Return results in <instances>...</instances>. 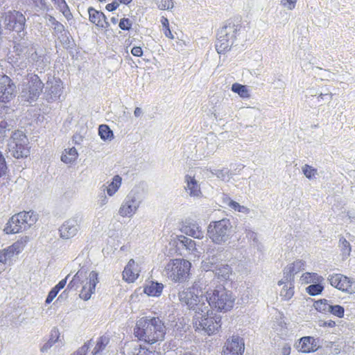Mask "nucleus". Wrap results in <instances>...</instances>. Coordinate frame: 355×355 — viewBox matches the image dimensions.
I'll use <instances>...</instances> for the list:
<instances>
[{
	"mask_svg": "<svg viewBox=\"0 0 355 355\" xmlns=\"http://www.w3.org/2000/svg\"><path fill=\"white\" fill-rule=\"evenodd\" d=\"M191 263L183 259H175L166 266L168 277L175 282L182 283L189 276Z\"/></svg>",
	"mask_w": 355,
	"mask_h": 355,
	"instance_id": "nucleus-9",
	"label": "nucleus"
},
{
	"mask_svg": "<svg viewBox=\"0 0 355 355\" xmlns=\"http://www.w3.org/2000/svg\"><path fill=\"white\" fill-rule=\"evenodd\" d=\"M170 244L175 247L176 252L184 248L191 252H194L197 250L196 242L184 235L176 236V237L171 241Z\"/></svg>",
	"mask_w": 355,
	"mask_h": 355,
	"instance_id": "nucleus-18",
	"label": "nucleus"
},
{
	"mask_svg": "<svg viewBox=\"0 0 355 355\" xmlns=\"http://www.w3.org/2000/svg\"><path fill=\"white\" fill-rule=\"evenodd\" d=\"M122 178L119 175H114L112 182L106 187L107 193L109 196H112L119 189L121 184Z\"/></svg>",
	"mask_w": 355,
	"mask_h": 355,
	"instance_id": "nucleus-31",
	"label": "nucleus"
},
{
	"mask_svg": "<svg viewBox=\"0 0 355 355\" xmlns=\"http://www.w3.org/2000/svg\"><path fill=\"white\" fill-rule=\"evenodd\" d=\"M37 220V215L35 211H21L9 219L3 231L8 234L19 233L30 228Z\"/></svg>",
	"mask_w": 355,
	"mask_h": 355,
	"instance_id": "nucleus-5",
	"label": "nucleus"
},
{
	"mask_svg": "<svg viewBox=\"0 0 355 355\" xmlns=\"http://www.w3.org/2000/svg\"><path fill=\"white\" fill-rule=\"evenodd\" d=\"M164 285L162 283L152 281L150 285H147L144 288V293L148 296L159 297L162 295Z\"/></svg>",
	"mask_w": 355,
	"mask_h": 355,
	"instance_id": "nucleus-27",
	"label": "nucleus"
},
{
	"mask_svg": "<svg viewBox=\"0 0 355 355\" xmlns=\"http://www.w3.org/2000/svg\"><path fill=\"white\" fill-rule=\"evenodd\" d=\"M339 246L342 252L343 259H345L350 255L351 245L343 236L340 238Z\"/></svg>",
	"mask_w": 355,
	"mask_h": 355,
	"instance_id": "nucleus-36",
	"label": "nucleus"
},
{
	"mask_svg": "<svg viewBox=\"0 0 355 355\" xmlns=\"http://www.w3.org/2000/svg\"><path fill=\"white\" fill-rule=\"evenodd\" d=\"M44 85L37 74L27 71L18 85L19 97L21 101L33 103L37 101L42 94Z\"/></svg>",
	"mask_w": 355,
	"mask_h": 355,
	"instance_id": "nucleus-4",
	"label": "nucleus"
},
{
	"mask_svg": "<svg viewBox=\"0 0 355 355\" xmlns=\"http://www.w3.org/2000/svg\"><path fill=\"white\" fill-rule=\"evenodd\" d=\"M313 342H314L313 337L304 336L298 340V343L295 345V347L302 353L313 352Z\"/></svg>",
	"mask_w": 355,
	"mask_h": 355,
	"instance_id": "nucleus-26",
	"label": "nucleus"
},
{
	"mask_svg": "<svg viewBox=\"0 0 355 355\" xmlns=\"http://www.w3.org/2000/svg\"><path fill=\"white\" fill-rule=\"evenodd\" d=\"M44 85V92H42L43 98L48 103H53L58 101L64 89L63 83L61 79L49 74Z\"/></svg>",
	"mask_w": 355,
	"mask_h": 355,
	"instance_id": "nucleus-10",
	"label": "nucleus"
},
{
	"mask_svg": "<svg viewBox=\"0 0 355 355\" xmlns=\"http://www.w3.org/2000/svg\"><path fill=\"white\" fill-rule=\"evenodd\" d=\"M244 349L243 338L233 336L231 340H227L225 343L222 355H243Z\"/></svg>",
	"mask_w": 355,
	"mask_h": 355,
	"instance_id": "nucleus-16",
	"label": "nucleus"
},
{
	"mask_svg": "<svg viewBox=\"0 0 355 355\" xmlns=\"http://www.w3.org/2000/svg\"><path fill=\"white\" fill-rule=\"evenodd\" d=\"M232 274V268L228 265H222L216 269V275L220 281L226 282Z\"/></svg>",
	"mask_w": 355,
	"mask_h": 355,
	"instance_id": "nucleus-30",
	"label": "nucleus"
},
{
	"mask_svg": "<svg viewBox=\"0 0 355 355\" xmlns=\"http://www.w3.org/2000/svg\"><path fill=\"white\" fill-rule=\"evenodd\" d=\"M73 288H69V284L67 286V288L61 293V294L58 297L55 303H60L67 300L69 297V293L71 290Z\"/></svg>",
	"mask_w": 355,
	"mask_h": 355,
	"instance_id": "nucleus-50",
	"label": "nucleus"
},
{
	"mask_svg": "<svg viewBox=\"0 0 355 355\" xmlns=\"http://www.w3.org/2000/svg\"><path fill=\"white\" fill-rule=\"evenodd\" d=\"M329 313H331L335 316H337L339 318H342L344 317L345 315V309L343 306L339 304H330Z\"/></svg>",
	"mask_w": 355,
	"mask_h": 355,
	"instance_id": "nucleus-42",
	"label": "nucleus"
},
{
	"mask_svg": "<svg viewBox=\"0 0 355 355\" xmlns=\"http://www.w3.org/2000/svg\"><path fill=\"white\" fill-rule=\"evenodd\" d=\"M60 331L57 327H53L50 332L49 340L41 347L42 353L46 352L59 339Z\"/></svg>",
	"mask_w": 355,
	"mask_h": 355,
	"instance_id": "nucleus-28",
	"label": "nucleus"
},
{
	"mask_svg": "<svg viewBox=\"0 0 355 355\" xmlns=\"http://www.w3.org/2000/svg\"><path fill=\"white\" fill-rule=\"evenodd\" d=\"M173 7V0H162V5L159 8L162 10L171 9Z\"/></svg>",
	"mask_w": 355,
	"mask_h": 355,
	"instance_id": "nucleus-56",
	"label": "nucleus"
},
{
	"mask_svg": "<svg viewBox=\"0 0 355 355\" xmlns=\"http://www.w3.org/2000/svg\"><path fill=\"white\" fill-rule=\"evenodd\" d=\"M146 334H147V340L148 344H153L156 343V339L155 338H153L155 336L153 335V327H150V324L148 325V329L146 328Z\"/></svg>",
	"mask_w": 355,
	"mask_h": 355,
	"instance_id": "nucleus-51",
	"label": "nucleus"
},
{
	"mask_svg": "<svg viewBox=\"0 0 355 355\" xmlns=\"http://www.w3.org/2000/svg\"><path fill=\"white\" fill-rule=\"evenodd\" d=\"M17 93V86L13 80L6 74L0 75V103L10 102Z\"/></svg>",
	"mask_w": 355,
	"mask_h": 355,
	"instance_id": "nucleus-13",
	"label": "nucleus"
},
{
	"mask_svg": "<svg viewBox=\"0 0 355 355\" xmlns=\"http://www.w3.org/2000/svg\"><path fill=\"white\" fill-rule=\"evenodd\" d=\"M119 6V4L117 3L116 0H114L112 3L107 4L105 6V9L109 12H112L116 10Z\"/></svg>",
	"mask_w": 355,
	"mask_h": 355,
	"instance_id": "nucleus-59",
	"label": "nucleus"
},
{
	"mask_svg": "<svg viewBox=\"0 0 355 355\" xmlns=\"http://www.w3.org/2000/svg\"><path fill=\"white\" fill-rule=\"evenodd\" d=\"M291 347L289 344H286L282 349V355H290Z\"/></svg>",
	"mask_w": 355,
	"mask_h": 355,
	"instance_id": "nucleus-64",
	"label": "nucleus"
},
{
	"mask_svg": "<svg viewBox=\"0 0 355 355\" xmlns=\"http://www.w3.org/2000/svg\"><path fill=\"white\" fill-rule=\"evenodd\" d=\"M290 266H293L294 269L295 270V272L297 273L300 270H304L305 262L302 260H297L294 261L293 263L290 264Z\"/></svg>",
	"mask_w": 355,
	"mask_h": 355,
	"instance_id": "nucleus-53",
	"label": "nucleus"
},
{
	"mask_svg": "<svg viewBox=\"0 0 355 355\" xmlns=\"http://www.w3.org/2000/svg\"><path fill=\"white\" fill-rule=\"evenodd\" d=\"M15 121L8 116L0 115V141L3 140L14 128Z\"/></svg>",
	"mask_w": 355,
	"mask_h": 355,
	"instance_id": "nucleus-23",
	"label": "nucleus"
},
{
	"mask_svg": "<svg viewBox=\"0 0 355 355\" xmlns=\"http://www.w3.org/2000/svg\"><path fill=\"white\" fill-rule=\"evenodd\" d=\"M161 23L162 24L163 27V31L166 37L170 39H173V35L172 34L170 27H169V22L167 18L165 17H162L161 18Z\"/></svg>",
	"mask_w": 355,
	"mask_h": 355,
	"instance_id": "nucleus-47",
	"label": "nucleus"
},
{
	"mask_svg": "<svg viewBox=\"0 0 355 355\" xmlns=\"http://www.w3.org/2000/svg\"><path fill=\"white\" fill-rule=\"evenodd\" d=\"M319 325L320 327H330V328H333L336 326V322L334 321V320H328V321H322V320H320L319 321Z\"/></svg>",
	"mask_w": 355,
	"mask_h": 355,
	"instance_id": "nucleus-58",
	"label": "nucleus"
},
{
	"mask_svg": "<svg viewBox=\"0 0 355 355\" xmlns=\"http://www.w3.org/2000/svg\"><path fill=\"white\" fill-rule=\"evenodd\" d=\"M92 340H89L84 343L76 351L72 353L71 355H87L91 346Z\"/></svg>",
	"mask_w": 355,
	"mask_h": 355,
	"instance_id": "nucleus-48",
	"label": "nucleus"
},
{
	"mask_svg": "<svg viewBox=\"0 0 355 355\" xmlns=\"http://www.w3.org/2000/svg\"><path fill=\"white\" fill-rule=\"evenodd\" d=\"M119 27L123 31H129L132 29V21L129 18L123 17L120 19Z\"/></svg>",
	"mask_w": 355,
	"mask_h": 355,
	"instance_id": "nucleus-49",
	"label": "nucleus"
},
{
	"mask_svg": "<svg viewBox=\"0 0 355 355\" xmlns=\"http://www.w3.org/2000/svg\"><path fill=\"white\" fill-rule=\"evenodd\" d=\"M198 309L189 307L190 310L195 311L193 321L196 328L202 329L209 336L217 334L222 324L220 315L214 313L205 302H198Z\"/></svg>",
	"mask_w": 355,
	"mask_h": 355,
	"instance_id": "nucleus-3",
	"label": "nucleus"
},
{
	"mask_svg": "<svg viewBox=\"0 0 355 355\" xmlns=\"http://www.w3.org/2000/svg\"><path fill=\"white\" fill-rule=\"evenodd\" d=\"M332 98V94H323L322 92L318 93V97H317V101L318 103L324 101V100H329L331 101Z\"/></svg>",
	"mask_w": 355,
	"mask_h": 355,
	"instance_id": "nucleus-57",
	"label": "nucleus"
},
{
	"mask_svg": "<svg viewBox=\"0 0 355 355\" xmlns=\"http://www.w3.org/2000/svg\"><path fill=\"white\" fill-rule=\"evenodd\" d=\"M53 29L63 48L71 53L76 48V44L69 30L66 29L63 24L58 27H53Z\"/></svg>",
	"mask_w": 355,
	"mask_h": 355,
	"instance_id": "nucleus-15",
	"label": "nucleus"
},
{
	"mask_svg": "<svg viewBox=\"0 0 355 355\" xmlns=\"http://www.w3.org/2000/svg\"><path fill=\"white\" fill-rule=\"evenodd\" d=\"M89 20L91 23L95 24L96 26L99 24L101 20H100V15H96L98 10H96L93 7L88 8Z\"/></svg>",
	"mask_w": 355,
	"mask_h": 355,
	"instance_id": "nucleus-43",
	"label": "nucleus"
},
{
	"mask_svg": "<svg viewBox=\"0 0 355 355\" xmlns=\"http://www.w3.org/2000/svg\"><path fill=\"white\" fill-rule=\"evenodd\" d=\"M228 205L232 209L241 213L248 214L250 212V209L248 207L241 205L239 203L232 200H230Z\"/></svg>",
	"mask_w": 355,
	"mask_h": 355,
	"instance_id": "nucleus-46",
	"label": "nucleus"
},
{
	"mask_svg": "<svg viewBox=\"0 0 355 355\" xmlns=\"http://www.w3.org/2000/svg\"><path fill=\"white\" fill-rule=\"evenodd\" d=\"M232 91L238 94L243 98H249L250 96V91L246 85L235 83L232 85Z\"/></svg>",
	"mask_w": 355,
	"mask_h": 355,
	"instance_id": "nucleus-33",
	"label": "nucleus"
},
{
	"mask_svg": "<svg viewBox=\"0 0 355 355\" xmlns=\"http://www.w3.org/2000/svg\"><path fill=\"white\" fill-rule=\"evenodd\" d=\"M295 270L293 266H287L284 270V277L288 284L292 286L294 284V274Z\"/></svg>",
	"mask_w": 355,
	"mask_h": 355,
	"instance_id": "nucleus-38",
	"label": "nucleus"
},
{
	"mask_svg": "<svg viewBox=\"0 0 355 355\" xmlns=\"http://www.w3.org/2000/svg\"><path fill=\"white\" fill-rule=\"evenodd\" d=\"M317 92H315V89H309L306 92V94L305 95L306 101H307L308 98H310L311 97H315L318 95Z\"/></svg>",
	"mask_w": 355,
	"mask_h": 355,
	"instance_id": "nucleus-63",
	"label": "nucleus"
},
{
	"mask_svg": "<svg viewBox=\"0 0 355 355\" xmlns=\"http://www.w3.org/2000/svg\"><path fill=\"white\" fill-rule=\"evenodd\" d=\"M26 3L28 5L33 4L35 8H39L40 10H46L49 11L50 10L49 6L46 5L44 0H25Z\"/></svg>",
	"mask_w": 355,
	"mask_h": 355,
	"instance_id": "nucleus-45",
	"label": "nucleus"
},
{
	"mask_svg": "<svg viewBox=\"0 0 355 355\" xmlns=\"http://www.w3.org/2000/svg\"><path fill=\"white\" fill-rule=\"evenodd\" d=\"M9 172V168L2 152L0 151V178L6 176Z\"/></svg>",
	"mask_w": 355,
	"mask_h": 355,
	"instance_id": "nucleus-44",
	"label": "nucleus"
},
{
	"mask_svg": "<svg viewBox=\"0 0 355 355\" xmlns=\"http://www.w3.org/2000/svg\"><path fill=\"white\" fill-rule=\"evenodd\" d=\"M148 321L150 327L153 329V335H155L153 338L156 339V342L164 340L166 331L164 322L159 317L148 318Z\"/></svg>",
	"mask_w": 355,
	"mask_h": 355,
	"instance_id": "nucleus-19",
	"label": "nucleus"
},
{
	"mask_svg": "<svg viewBox=\"0 0 355 355\" xmlns=\"http://www.w3.org/2000/svg\"><path fill=\"white\" fill-rule=\"evenodd\" d=\"M109 343V338L107 337L102 336L98 338L96 344L93 349L92 354V355H98L99 354L105 347Z\"/></svg>",
	"mask_w": 355,
	"mask_h": 355,
	"instance_id": "nucleus-35",
	"label": "nucleus"
},
{
	"mask_svg": "<svg viewBox=\"0 0 355 355\" xmlns=\"http://www.w3.org/2000/svg\"><path fill=\"white\" fill-rule=\"evenodd\" d=\"M326 299H321L314 302L313 306L315 309L320 313H326L329 312L330 304Z\"/></svg>",
	"mask_w": 355,
	"mask_h": 355,
	"instance_id": "nucleus-37",
	"label": "nucleus"
},
{
	"mask_svg": "<svg viewBox=\"0 0 355 355\" xmlns=\"http://www.w3.org/2000/svg\"><path fill=\"white\" fill-rule=\"evenodd\" d=\"M10 249L18 254L20 252L22 251L24 247L19 242L17 241L12 245H10Z\"/></svg>",
	"mask_w": 355,
	"mask_h": 355,
	"instance_id": "nucleus-54",
	"label": "nucleus"
},
{
	"mask_svg": "<svg viewBox=\"0 0 355 355\" xmlns=\"http://www.w3.org/2000/svg\"><path fill=\"white\" fill-rule=\"evenodd\" d=\"M81 222L82 218L79 215L66 220L59 228L60 237L63 239L73 237L78 233Z\"/></svg>",
	"mask_w": 355,
	"mask_h": 355,
	"instance_id": "nucleus-14",
	"label": "nucleus"
},
{
	"mask_svg": "<svg viewBox=\"0 0 355 355\" xmlns=\"http://www.w3.org/2000/svg\"><path fill=\"white\" fill-rule=\"evenodd\" d=\"M98 135L103 141H111L114 139L113 131L107 125L102 124L98 127Z\"/></svg>",
	"mask_w": 355,
	"mask_h": 355,
	"instance_id": "nucleus-32",
	"label": "nucleus"
},
{
	"mask_svg": "<svg viewBox=\"0 0 355 355\" xmlns=\"http://www.w3.org/2000/svg\"><path fill=\"white\" fill-rule=\"evenodd\" d=\"M249 29V23L243 21L241 16L227 19L217 32L215 48L218 53L225 54L232 47L242 44Z\"/></svg>",
	"mask_w": 355,
	"mask_h": 355,
	"instance_id": "nucleus-2",
	"label": "nucleus"
},
{
	"mask_svg": "<svg viewBox=\"0 0 355 355\" xmlns=\"http://www.w3.org/2000/svg\"><path fill=\"white\" fill-rule=\"evenodd\" d=\"M302 170L304 175L309 180L315 179L316 178V175L318 174L317 169L309 164H305L302 168Z\"/></svg>",
	"mask_w": 355,
	"mask_h": 355,
	"instance_id": "nucleus-40",
	"label": "nucleus"
},
{
	"mask_svg": "<svg viewBox=\"0 0 355 355\" xmlns=\"http://www.w3.org/2000/svg\"><path fill=\"white\" fill-rule=\"evenodd\" d=\"M48 20L49 23L53 26V27H58V26H62V24L60 21H57L56 19L51 15H48Z\"/></svg>",
	"mask_w": 355,
	"mask_h": 355,
	"instance_id": "nucleus-61",
	"label": "nucleus"
},
{
	"mask_svg": "<svg viewBox=\"0 0 355 355\" xmlns=\"http://www.w3.org/2000/svg\"><path fill=\"white\" fill-rule=\"evenodd\" d=\"M148 321L147 317H143L139 320L134 328V335L140 341L148 343L146 328L148 329Z\"/></svg>",
	"mask_w": 355,
	"mask_h": 355,
	"instance_id": "nucleus-22",
	"label": "nucleus"
},
{
	"mask_svg": "<svg viewBox=\"0 0 355 355\" xmlns=\"http://www.w3.org/2000/svg\"><path fill=\"white\" fill-rule=\"evenodd\" d=\"M65 151H66V154L63 153L61 156L62 162H63L64 163H66V164H71L74 161H76V159L78 157V154L77 150L76 149L75 147H72V148H69L68 150V151H67V150H65Z\"/></svg>",
	"mask_w": 355,
	"mask_h": 355,
	"instance_id": "nucleus-34",
	"label": "nucleus"
},
{
	"mask_svg": "<svg viewBox=\"0 0 355 355\" xmlns=\"http://www.w3.org/2000/svg\"><path fill=\"white\" fill-rule=\"evenodd\" d=\"M294 295V284L292 286L289 285L288 287L287 284H285L282 291H280V295L285 300H289Z\"/></svg>",
	"mask_w": 355,
	"mask_h": 355,
	"instance_id": "nucleus-41",
	"label": "nucleus"
},
{
	"mask_svg": "<svg viewBox=\"0 0 355 355\" xmlns=\"http://www.w3.org/2000/svg\"><path fill=\"white\" fill-rule=\"evenodd\" d=\"M89 268L87 265H83L74 275L72 279L69 282V288L76 290L80 284H83L85 280L89 279L88 274Z\"/></svg>",
	"mask_w": 355,
	"mask_h": 355,
	"instance_id": "nucleus-20",
	"label": "nucleus"
},
{
	"mask_svg": "<svg viewBox=\"0 0 355 355\" xmlns=\"http://www.w3.org/2000/svg\"><path fill=\"white\" fill-rule=\"evenodd\" d=\"M180 300L188 307H198V302L207 303L209 309L217 312L226 313L234 306L236 296L232 291L223 285L206 288L203 283L194 282L191 287L180 293Z\"/></svg>",
	"mask_w": 355,
	"mask_h": 355,
	"instance_id": "nucleus-1",
	"label": "nucleus"
},
{
	"mask_svg": "<svg viewBox=\"0 0 355 355\" xmlns=\"http://www.w3.org/2000/svg\"><path fill=\"white\" fill-rule=\"evenodd\" d=\"M58 294V293H57L53 289L51 288L45 300V304L47 305L51 304Z\"/></svg>",
	"mask_w": 355,
	"mask_h": 355,
	"instance_id": "nucleus-55",
	"label": "nucleus"
},
{
	"mask_svg": "<svg viewBox=\"0 0 355 355\" xmlns=\"http://www.w3.org/2000/svg\"><path fill=\"white\" fill-rule=\"evenodd\" d=\"M10 155L16 159L26 158L30 155L31 146L26 134L21 130L14 131L8 142Z\"/></svg>",
	"mask_w": 355,
	"mask_h": 355,
	"instance_id": "nucleus-6",
	"label": "nucleus"
},
{
	"mask_svg": "<svg viewBox=\"0 0 355 355\" xmlns=\"http://www.w3.org/2000/svg\"><path fill=\"white\" fill-rule=\"evenodd\" d=\"M4 24L8 30L18 33L19 37L24 35L26 18L21 12L14 10L6 12Z\"/></svg>",
	"mask_w": 355,
	"mask_h": 355,
	"instance_id": "nucleus-11",
	"label": "nucleus"
},
{
	"mask_svg": "<svg viewBox=\"0 0 355 355\" xmlns=\"http://www.w3.org/2000/svg\"><path fill=\"white\" fill-rule=\"evenodd\" d=\"M182 233L187 235L192 236L195 239L203 238V232L202 231L201 227L196 222H186L181 228Z\"/></svg>",
	"mask_w": 355,
	"mask_h": 355,
	"instance_id": "nucleus-21",
	"label": "nucleus"
},
{
	"mask_svg": "<svg viewBox=\"0 0 355 355\" xmlns=\"http://www.w3.org/2000/svg\"><path fill=\"white\" fill-rule=\"evenodd\" d=\"M232 227V225L228 218L211 221L207 227V236L213 243L222 244L231 237Z\"/></svg>",
	"mask_w": 355,
	"mask_h": 355,
	"instance_id": "nucleus-7",
	"label": "nucleus"
},
{
	"mask_svg": "<svg viewBox=\"0 0 355 355\" xmlns=\"http://www.w3.org/2000/svg\"><path fill=\"white\" fill-rule=\"evenodd\" d=\"M99 282L98 274L96 271H91L89 275V282L82 288L79 297L85 301L90 299L92 295L94 293L96 286Z\"/></svg>",
	"mask_w": 355,
	"mask_h": 355,
	"instance_id": "nucleus-17",
	"label": "nucleus"
},
{
	"mask_svg": "<svg viewBox=\"0 0 355 355\" xmlns=\"http://www.w3.org/2000/svg\"><path fill=\"white\" fill-rule=\"evenodd\" d=\"M51 1L53 3L56 9L62 13L67 21L73 19V15L65 0H51Z\"/></svg>",
	"mask_w": 355,
	"mask_h": 355,
	"instance_id": "nucleus-29",
	"label": "nucleus"
},
{
	"mask_svg": "<svg viewBox=\"0 0 355 355\" xmlns=\"http://www.w3.org/2000/svg\"><path fill=\"white\" fill-rule=\"evenodd\" d=\"M297 0H282L281 4L288 10H293Z\"/></svg>",
	"mask_w": 355,
	"mask_h": 355,
	"instance_id": "nucleus-52",
	"label": "nucleus"
},
{
	"mask_svg": "<svg viewBox=\"0 0 355 355\" xmlns=\"http://www.w3.org/2000/svg\"><path fill=\"white\" fill-rule=\"evenodd\" d=\"M313 277H314V280H316L318 283L308 286L306 288V292L309 295L315 296L321 294L324 291V287L322 284H320V282L324 280V278L317 273H313Z\"/></svg>",
	"mask_w": 355,
	"mask_h": 355,
	"instance_id": "nucleus-25",
	"label": "nucleus"
},
{
	"mask_svg": "<svg viewBox=\"0 0 355 355\" xmlns=\"http://www.w3.org/2000/svg\"><path fill=\"white\" fill-rule=\"evenodd\" d=\"M143 201V196L139 188H133L123 201L119 214L122 217H132L139 209Z\"/></svg>",
	"mask_w": 355,
	"mask_h": 355,
	"instance_id": "nucleus-8",
	"label": "nucleus"
},
{
	"mask_svg": "<svg viewBox=\"0 0 355 355\" xmlns=\"http://www.w3.org/2000/svg\"><path fill=\"white\" fill-rule=\"evenodd\" d=\"M230 171L227 168H223L219 171L218 177H221L224 180L225 178V175H227V177L230 178ZM230 175H232V173H230Z\"/></svg>",
	"mask_w": 355,
	"mask_h": 355,
	"instance_id": "nucleus-62",
	"label": "nucleus"
},
{
	"mask_svg": "<svg viewBox=\"0 0 355 355\" xmlns=\"http://www.w3.org/2000/svg\"><path fill=\"white\" fill-rule=\"evenodd\" d=\"M329 283L334 288L347 293H355V280L340 273L331 274L327 277Z\"/></svg>",
	"mask_w": 355,
	"mask_h": 355,
	"instance_id": "nucleus-12",
	"label": "nucleus"
},
{
	"mask_svg": "<svg viewBox=\"0 0 355 355\" xmlns=\"http://www.w3.org/2000/svg\"><path fill=\"white\" fill-rule=\"evenodd\" d=\"M131 53L134 56L141 57L143 55V50L140 46H134L131 50Z\"/></svg>",
	"mask_w": 355,
	"mask_h": 355,
	"instance_id": "nucleus-60",
	"label": "nucleus"
},
{
	"mask_svg": "<svg viewBox=\"0 0 355 355\" xmlns=\"http://www.w3.org/2000/svg\"><path fill=\"white\" fill-rule=\"evenodd\" d=\"M184 179L187 183L186 189L189 191V195L192 197H199L202 193L200 187L195 178L189 175H186Z\"/></svg>",
	"mask_w": 355,
	"mask_h": 355,
	"instance_id": "nucleus-24",
	"label": "nucleus"
},
{
	"mask_svg": "<svg viewBox=\"0 0 355 355\" xmlns=\"http://www.w3.org/2000/svg\"><path fill=\"white\" fill-rule=\"evenodd\" d=\"M122 275L123 279L128 283L134 282L138 277V274H135L132 268L128 267H125Z\"/></svg>",
	"mask_w": 355,
	"mask_h": 355,
	"instance_id": "nucleus-39",
	"label": "nucleus"
}]
</instances>
